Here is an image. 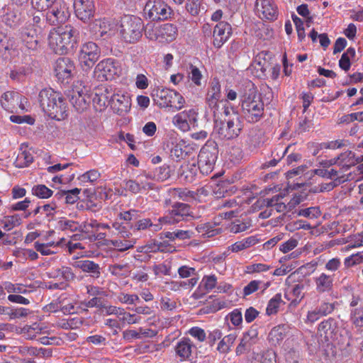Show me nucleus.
Wrapping results in <instances>:
<instances>
[{
  "instance_id": "4c0bfd02",
  "label": "nucleus",
  "mask_w": 363,
  "mask_h": 363,
  "mask_svg": "<svg viewBox=\"0 0 363 363\" xmlns=\"http://www.w3.org/2000/svg\"><path fill=\"white\" fill-rule=\"evenodd\" d=\"M33 162L32 154L29 151L23 150L17 155L14 164L18 168H23L29 166Z\"/></svg>"
},
{
  "instance_id": "69168bd1",
  "label": "nucleus",
  "mask_w": 363,
  "mask_h": 363,
  "mask_svg": "<svg viewBox=\"0 0 363 363\" xmlns=\"http://www.w3.org/2000/svg\"><path fill=\"white\" fill-rule=\"evenodd\" d=\"M363 262V252L353 254L345 259V267H350Z\"/></svg>"
},
{
  "instance_id": "680f3d73",
  "label": "nucleus",
  "mask_w": 363,
  "mask_h": 363,
  "mask_svg": "<svg viewBox=\"0 0 363 363\" xmlns=\"http://www.w3.org/2000/svg\"><path fill=\"white\" fill-rule=\"evenodd\" d=\"M101 177V174L96 169H91L87 171L84 174L80 175L79 177V179L82 182H90L94 183L96 182Z\"/></svg>"
},
{
  "instance_id": "423d86ee",
  "label": "nucleus",
  "mask_w": 363,
  "mask_h": 363,
  "mask_svg": "<svg viewBox=\"0 0 363 363\" xmlns=\"http://www.w3.org/2000/svg\"><path fill=\"white\" fill-rule=\"evenodd\" d=\"M153 101L160 108L181 109L184 103L183 96L177 91L169 89H157L152 94Z\"/></svg>"
},
{
  "instance_id": "9b49d317",
  "label": "nucleus",
  "mask_w": 363,
  "mask_h": 363,
  "mask_svg": "<svg viewBox=\"0 0 363 363\" xmlns=\"http://www.w3.org/2000/svg\"><path fill=\"white\" fill-rule=\"evenodd\" d=\"M148 16L152 20H167L171 18L172 9L162 0H149L145 6Z\"/></svg>"
},
{
  "instance_id": "7c9ffc66",
  "label": "nucleus",
  "mask_w": 363,
  "mask_h": 363,
  "mask_svg": "<svg viewBox=\"0 0 363 363\" xmlns=\"http://www.w3.org/2000/svg\"><path fill=\"white\" fill-rule=\"evenodd\" d=\"M136 243L135 238H116L108 240V244L112 245L121 252H125L134 247Z\"/></svg>"
},
{
  "instance_id": "bf43d9fd",
  "label": "nucleus",
  "mask_w": 363,
  "mask_h": 363,
  "mask_svg": "<svg viewBox=\"0 0 363 363\" xmlns=\"http://www.w3.org/2000/svg\"><path fill=\"white\" fill-rule=\"evenodd\" d=\"M217 277L215 274L205 275L202 278L201 285L206 291H211L216 287Z\"/></svg>"
},
{
  "instance_id": "1a4fd4ad",
  "label": "nucleus",
  "mask_w": 363,
  "mask_h": 363,
  "mask_svg": "<svg viewBox=\"0 0 363 363\" xmlns=\"http://www.w3.org/2000/svg\"><path fill=\"white\" fill-rule=\"evenodd\" d=\"M69 16L70 13L66 3L58 0L47 9L46 20L50 25L54 26L65 23Z\"/></svg>"
},
{
  "instance_id": "3c124183",
  "label": "nucleus",
  "mask_w": 363,
  "mask_h": 363,
  "mask_svg": "<svg viewBox=\"0 0 363 363\" xmlns=\"http://www.w3.org/2000/svg\"><path fill=\"white\" fill-rule=\"evenodd\" d=\"M350 179V174L345 175L342 174L340 177H337L333 179V181L323 184L320 187L321 191H329L333 189L335 186H337L342 183H344L345 182Z\"/></svg>"
},
{
  "instance_id": "bb28decb",
  "label": "nucleus",
  "mask_w": 363,
  "mask_h": 363,
  "mask_svg": "<svg viewBox=\"0 0 363 363\" xmlns=\"http://www.w3.org/2000/svg\"><path fill=\"white\" fill-rule=\"evenodd\" d=\"M304 286L303 284H296L291 288H288L284 294V298L290 301L289 308H296L304 297L303 290Z\"/></svg>"
},
{
  "instance_id": "393cba45",
  "label": "nucleus",
  "mask_w": 363,
  "mask_h": 363,
  "mask_svg": "<svg viewBox=\"0 0 363 363\" xmlns=\"http://www.w3.org/2000/svg\"><path fill=\"white\" fill-rule=\"evenodd\" d=\"M334 278L333 275L324 272L314 278L315 290L318 294L330 293L333 290Z\"/></svg>"
},
{
  "instance_id": "ddd939ff",
  "label": "nucleus",
  "mask_w": 363,
  "mask_h": 363,
  "mask_svg": "<svg viewBox=\"0 0 363 363\" xmlns=\"http://www.w3.org/2000/svg\"><path fill=\"white\" fill-rule=\"evenodd\" d=\"M38 33L33 26H24L18 30V37L27 50L35 51L39 46Z\"/></svg>"
},
{
  "instance_id": "f257e3e1",
  "label": "nucleus",
  "mask_w": 363,
  "mask_h": 363,
  "mask_svg": "<svg viewBox=\"0 0 363 363\" xmlns=\"http://www.w3.org/2000/svg\"><path fill=\"white\" fill-rule=\"evenodd\" d=\"M67 97L70 103L78 111H82L88 107L91 100L96 111H101L111 104V93L104 86L97 87L94 93H91L89 87L77 82L69 91Z\"/></svg>"
},
{
  "instance_id": "b1692460",
  "label": "nucleus",
  "mask_w": 363,
  "mask_h": 363,
  "mask_svg": "<svg viewBox=\"0 0 363 363\" xmlns=\"http://www.w3.org/2000/svg\"><path fill=\"white\" fill-rule=\"evenodd\" d=\"M74 267L80 269L83 272L87 273L94 279H99L101 276L102 268L98 263L90 260H79L74 262Z\"/></svg>"
},
{
  "instance_id": "f8f14e48",
  "label": "nucleus",
  "mask_w": 363,
  "mask_h": 363,
  "mask_svg": "<svg viewBox=\"0 0 363 363\" xmlns=\"http://www.w3.org/2000/svg\"><path fill=\"white\" fill-rule=\"evenodd\" d=\"M99 57V50L97 45L93 42L84 43L80 50L79 62L81 67L91 68Z\"/></svg>"
},
{
  "instance_id": "13d9d810",
  "label": "nucleus",
  "mask_w": 363,
  "mask_h": 363,
  "mask_svg": "<svg viewBox=\"0 0 363 363\" xmlns=\"http://www.w3.org/2000/svg\"><path fill=\"white\" fill-rule=\"evenodd\" d=\"M299 216L311 219L318 218L321 215V211L318 206H313L301 209L298 213Z\"/></svg>"
},
{
  "instance_id": "603ef678",
  "label": "nucleus",
  "mask_w": 363,
  "mask_h": 363,
  "mask_svg": "<svg viewBox=\"0 0 363 363\" xmlns=\"http://www.w3.org/2000/svg\"><path fill=\"white\" fill-rule=\"evenodd\" d=\"M112 228H114L118 238H132V233L130 231V226L125 225L123 223L114 221L112 223Z\"/></svg>"
},
{
  "instance_id": "f704fd0d",
  "label": "nucleus",
  "mask_w": 363,
  "mask_h": 363,
  "mask_svg": "<svg viewBox=\"0 0 363 363\" xmlns=\"http://www.w3.org/2000/svg\"><path fill=\"white\" fill-rule=\"evenodd\" d=\"M0 50H4L11 54L17 50L16 39L13 36H8L4 33H0Z\"/></svg>"
},
{
  "instance_id": "6ab92c4d",
  "label": "nucleus",
  "mask_w": 363,
  "mask_h": 363,
  "mask_svg": "<svg viewBox=\"0 0 363 363\" xmlns=\"http://www.w3.org/2000/svg\"><path fill=\"white\" fill-rule=\"evenodd\" d=\"M195 349L196 346L188 337L181 338L174 346L176 356L181 362L189 360Z\"/></svg>"
},
{
  "instance_id": "c756f323",
  "label": "nucleus",
  "mask_w": 363,
  "mask_h": 363,
  "mask_svg": "<svg viewBox=\"0 0 363 363\" xmlns=\"http://www.w3.org/2000/svg\"><path fill=\"white\" fill-rule=\"evenodd\" d=\"M288 327L285 325H279L274 327L269 333V342L273 345H279L285 337Z\"/></svg>"
},
{
  "instance_id": "58836bf2",
  "label": "nucleus",
  "mask_w": 363,
  "mask_h": 363,
  "mask_svg": "<svg viewBox=\"0 0 363 363\" xmlns=\"http://www.w3.org/2000/svg\"><path fill=\"white\" fill-rule=\"evenodd\" d=\"M356 52L353 48H349L344 52L339 60V66L340 68H350L352 62L355 60Z\"/></svg>"
},
{
  "instance_id": "a19ab883",
  "label": "nucleus",
  "mask_w": 363,
  "mask_h": 363,
  "mask_svg": "<svg viewBox=\"0 0 363 363\" xmlns=\"http://www.w3.org/2000/svg\"><path fill=\"white\" fill-rule=\"evenodd\" d=\"M60 301V309L64 314H72L75 313L74 303L66 294H62L59 297Z\"/></svg>"
},
{
  "instance_id": "e2e57ef3",
  "label": "nucleus",
  "mask_w": 363,
  "mask_h": 363,
  "mask_svg": "<svg viewBox=\"0 0 363 363\" xmlns=\"http://www.w3.org/2000/svg\"><path fill=\"white\" fill-rule=\"evenodd\" d=\"M152 225V221L150 218H143L137 220L134 225H130V228L133 232L145 230Z\"/></svg>"
},
{
  "instance_id": "39448f33",
  "label": "nucleus",
  "mask_w": 363,
  "mask_h": 363,
  "mask_svg": "<svg viewBox=\"0 0 363 363\" xmlns=\"http://www.w3.org/2000/svg\"><path fill=\"white\" fill-rule=\"evenodd\" d=\"M177 28L172 23H164L156 26L155 23H149L145 28V35L150 40L158 41L161 43H168L174 41L177 36Z\"/></svg>"
},
{
  "instance_id": "cd10ccee",
  "label": "nucleus",
  "mask_w": 363,
  "mask_h": 363,
  "mask_svg": "<svg viewBox=\"0 0 363 363\" xmlns=\"http://www.w3.org/2000/svg\"><path fill=\"white\" fill-rule=\"evenodd\" d=\"M66 104L63 97L61 96L60 99L54 101L45 113L52 118L60 121L64 119L66 114Z\"/></svg>"
},
{
  "instance_id": "774afa93",
  "label": "nucleus",
  "mask_w": 363,
  "mask_h": 363,
  "mask_svg": "<svg viewBox=\"0 0 363 363\" xmlns=\"http://www.w3.org/2000/svg\"><path fill=\"white\" fill-rule=\"evenodd\" d=\"M312 125V121L309 118H308L306 116H301L298 118L296 132L301 133L308 131Z\"/></svg>"
},
{
  "instance_id": "f3484780",
  "label": "nucleus",
  "mask_w": 363,
  "mask_h": 363,
  "mask_svg": "<svg viewBox=\"0 0 363 363\" xmlns=\"http://www.w3.org/2000/svg\"><path fill=\"white\" fill-rule=\"evenodd\" d=\"M350 320L356 327H363V301L359 296L352 295L350 302Z\"/></svg>"
},
{
  "instance_id": "6e6552de",
  "label": "nucleus",
  "mask_w": 363,
  "mask_h": 363,
  "mask_svg": "<svg viewBox=\"0 0 363 363\" xmlns=\"http://www.w3.org/2000/svg\"><path fill=\"white\" fill-rule=\"evenodd\" d=\"M241 120L237 114L225 121H216L215 132L222 140H231L237 138L242 129Z\"/></svg>"
},
{
  "instance_id": "c85d7f7f",
  "label": "nucleus",
  "mask_w": 363,
  "mask_h": 363,
  "mask_svg": "<svg viewBox=\"0 0 363 363\" xmlns=\"http://www.w3.org/2000/svg\"><path fill=\"white\" fill-rule=\"evenodd\" d=\"M3 22L10 28H16L21 23V13L18 9L9 7L2 16Z\"/></svg>"
},
{
  "instance_id": "ea45409f",
  "label": "nucleus",
  "mask_w": 363,
  "mask_h": 363,
  "mask_svg": "<svg viewBox=\"0 0 363 363\" xmlns=\"http://www.w3.org/2000/svg\"><path fill=\"white\" fill-rule=\"evenodd\" d=\"M191 148L184 143H177L171 150V156L177 160L184 159L189 153Z\"/></svg>"
},
{
  "instance_id": "7ed1b4c3",
  "label": "nucleus",
  "mask_w": 363,
  "mask_h": 363,
  "mask_svg": "<svg viewBox=\"0 0 363 363\" xmlns=\"http://www.w3.org/2000/svg\"><path fill=\"white\" fill-rule=\"evenodd\" d=\"M247 96L242 99L241 112L245 120L251 123L259 121L264 114V103L255 89H250Z\"/></svg>"
},
{
  "instance_id": "4468645a",
  "label": "nucleus",
  "mask_w": 363,
  "mask_h": 363,
  "mask_svg": "<svg viewBox=\"0 0 363 363\" xmlns=\"http://www.w3.org/2000/svg\"><path fill=\"white\" fill-rule=\"evenodd\" d=\"M357 159L355 154L351 150H347L341 153L338 157L321 162L324 167L332 165H337L341 173L348 170L350 167L356 165Z\"/></svg>"
},
{
  "instance_id": "09e8293b",
  "label": "nucleus",
  "mask_w": 363,
  "mask_h": 363,
  "mask_svg": "<svg viewBox=\"0 0 363 363\" xmlns=\"http://www.w3.org/2000/svg\"><path fill=\"white\" fill-rule=\"evenodd\" d=\"M58 227L61 230H70L71 232L77 231L79 229V224L72 220H68L66 218H61L58 223Z\"/></svg>"
},
{
  "instance_id": "0e129e2a",
  "label": "nucleus",
  "mask_w": 363,
  "mask_h": 363,
  "mask_svg": "<svg viewBox=\"0 0 363 363\" xmlns=\"http://www.w3.org/2000/svg\"><path fill=\"white\" fill-rule=\"evenodd\" d=\"M120 220H123L126 224L130 221L136 220L139 217L138 211L135 209H130L128 211L120 212L118 215Z\"/></svg>"
},
{
  "instance_id": "37998d69",
  "label": "nucleus",
  "mask_w": 363,
  "mask_h": 363,
  "mask_svg": "<svg viewBox=\"0 0 363 363\" xmlns=\"http://www.w3.org/2000/svg\"><path fill=\"white\" fill-rule=\"evenodd\" d=\"M186 9L191 16H198L204 10L203 0H186Z\"/></svg>"
},
{
  "instance_id": "49530a36",
  "label": "nucleus",
  "mask_w": 363,
  "mask_h": 363,
  "mask_svg": "<svg viewBox=\"0 0 363 363\" xmlns=\"http://www.w3.org/2000/svg\"><path fill=\"white\" fill-rule=\"evenodd\" d=\"M169 192L172 197L179 198L184 201H188L189 198L194 199L196 194L194 191L187 190L186 189H172Z\"/></svg>"
},
{
  "instance_id": "de8ad7c7",
  "label": "nucleus",
  "mask_w": 363,
  "mask_h": 363,
  "mask_svg": "<svg viewBox=\"0 0 363 363\" xmlns=\"http://www.w3.org/2000/svg\"><path fill=\"white\" fill-rule=\"evenodd\" d=\"M348 239L347 245L342 249L344 251L363 246V233L354 234Z\"/></svg>"
},
{
  "instance_id": "aec40b11",
  "label": "nucleus",
  "mask_w": 363,
  "mask_h": 363,
  "mask_svg": "<svg viewBox=\"0 0 363 363\" xmlns=\"http://www.w3.org/2000/svg\"><path fill=\"white\" fill-rule=\"evenodd\" d=\"M25 99L18 92L6 91L5 92L1 99V106L6 111L13 113L16 106L19 105L21 109H23V101Z\"/></svg>"
},
{
  "instance_id": "a878e982",
  "label": "nucleus",
  "mask_w": 363,
  "mask_h": 363,
  "mask_svg": "<svg viewBox=\"0 0 363 363\" xmlns=\"http://www.w3.org/2000/svg\"><path fill=\"white\" fill-rule=\"evenodd\" d=\"M257 336V332L255 329H251L245 333L235 349L236 355L240 356L249 351L252 345L255 343Z\"/></svg>"
},
{
  "instance_id": "412c9836",
  "label": "nucleus",
  "mask_w": 363,
  "mask_h": 363,
  "mask_svg": "<svg viewBox=\"0 0 363 363\" xmlns=\"http://www.w3.org/2000/svg\"><path fill=\"white\" fill-rule=\"evenodd\" d=\"M111 108L119 116H122L127 113L131 106L130 99L124 94H111Z\"/></svg>"
},
{
  "instance_id": "052dcab7",
  "label": "nucleus",
  "mask_w": 363,
  "mask_h": 363,
  "mask_svg": "<svg viewBox=\"0 0 363 363\" xmlns=\"http://www.w3.org/2000/svg\"><path fill=\"white\" fill-rule=\"evenodd\" d=\"M185 113H178L173 118V123L183 132L188 131L190 125L185 119Z\"/></svg>"
},
{
  "instance_id": "72a5a7b5",
  "label": "nucleus",
  "mask_w": 363,
  "mask_h": 363,
  "mask_svg": "<svg viewBox=\"0 0 363 363\" xmlns=\"http://www.w3.org/2000/svg\"><path fill=\"white\" fill-rule=\"evenodd\" d=\"M323 363H337V350L332 343H327L320 351Z\"/></svg>"
},
{
  "instance_id": "4be33fe9",
  "label": "nucleus",
  "mask_w": 363,
  "mask_h": 363,
  "mask_svg": "<svg viewBox=\"0 0 363 363\" xmlns=\"http://www.w3.org/2000/svg\"><path fill=\"white\" fill-rule=\"evenodd\" d=\"M221 97L220 84L217 78H213L206 94V102L211 108H216Z\"/></svg>"
},
{
  "instance_id": "8fccbe9b",
  "label": "nucleus",
  "mask_w": 363,
  "mask_h": 363,
  "mask_svg": "<svg viewBox=\"0 0 363 363\" xmlns=\"http://www.w3.org/2000/svg\"><path fill=\"white\" fill-rule=\"evenodd\" d=\"M1 223L3 224V227L5 230H10L13 228L20 225L21 223V219L18 215L15 214L4 217V218L1 220Z\"/></svg>"
},
{
  "instance_id": "a18cd8bd",
  "label": "nucleus",
  "mask_w": 363,
  "mask_h": 363,
  "mask_svg": "<svg viewBox=\"0 0 363 363\" xmlns=\"http://www.w3.org/2000/svg\"><path fill=\"white\" fill-rule=\"evenodd\" d=\"M31 191L33 195L42 199H48L53 194V191L44 184L33 186Z\"/></svg>"
},
{
  "instance_id": "2eb2a0df",
  "label": "nucleus",
  "mask_w": 363,
  "mask_h": 363,
  "mask_svg": "<svg viewBox=\"0 0 363 363\" xmlns=\"http://www.w3.org/2000/svg\"><path fill=\"white\" fill-rule=\"evenodd\" d=\"M74 9L76 16L86 22L94 16L95 11L94 0H74Z\"/></svg>"
},
{
  "instance_id": "0eeeda50",
  "label": "nucleus",
  "mask_w": 363,
  "mask_h": 363,
  "mask_svg": "<svg viewBox=\"0 0 363 363\" xmlns=\"http://www.w3.org/2000/svg\"><path fill=\"white\" fill-rule=\"evenodd\" d=\"M218 149L214 142H207L198 155V167L201 173L208 175L214 169L218 158Z\"/></svg>"
},
{
  "instance_id": "338daca9",
  "label": "nucleus",
  "mask_w": 363,
  "mask_h": 363,
  "mask_svg": "<svg viewBox=\"0 0 363 363\" xmlns=\"http://www.w3.org/2000/svg\"><path fill=\"white\" fill-rule=\"evenodd\" d=\"M40 329L35 324L33 325H26L22 328V333L28 340H33L37 334L40 333Z\"/></svg>"
},
{
  "instance_id": "dca6fc26",
  "label": "nucleus",
  "mask_w": 363,
  "mask_h": 363,
  "mask_svg": "<svg viewBox=\"0 0 363 363\" xmlns=\"http://www.w3.org/2000/svg\"><path fill=\"white\" fill-rule=\"evenodd\" d=\"M232 33V27L226 21H220L213 30V45L220 48L230 38Z\"/></svg>"
},
{
  "instance_id": "9d476101",
  "label": "nucleus",
  "mask_w": 363,
  "mask_h": 363,
  "mask_svg": "<svg viewBox=\"0 0 363 363\" xmlns=\"http://www.w3.org/2000/svg\"><path fill=\"white\" fill-rule=\"evenodd\" d=\"M193 217L191 206L184 203L176 202L172 205V208L169 213L160 218V221H164L167 224H175L184 220L187 217Z\"/></svg>"
},
{
  "instance_id": "79ce46f5",
  "label": "nucleus",
  "mask_w": 363,
  "mask_h": 363,
  "mask_svg": "<svg viewBox=\"0 0 363 363\" xmlns=\"http://www.w3.org/2000/svg\"><path fill=\"white\" fill-rule=\"evenodd\" d=\"M116 69H94L93 77L99 82L111 81L115 79Z\"/></svg>"
},
{
  "instance_id": "2f4dec72",
  "label": "nucleus",
  "mask_w": 363,
  "mask_h": 363,
  "mask_svg": "<svg viewBox=\"0 0 363 363\" xmlns=\"http://www.w3.org/2000/svg\"><path fill=\"white\" fill-rule=\"evenodd\" d=\"M336 329V321L335 319L330 318L322 321L318 328V331L321 336L324 335L326 340L333 338V334Z\"/></svg>"
},
{
  "instance_id": "a211bd4d",
  "label": "nucleus",
  "mask_w": 363,
  "mask_h": 363,
  "mask_svg": "<svg viewBox=\"0 0 363 363\" xmlns=\"http://www.w3.org/2000/svg\"><path fill=\"white\" fill-rule=\"evenodd\" d=\"M255 6L263 18L271 21L277 18L278 9L273 0H257Z\"/></svg>"
},
{
  "instance_id": "5701e85b",
  "label": "nucleus",
  "mask_w": 363,
  "mask_h": 363,
  "mask_svg": "<svg viewBox=\"0 0 363 363\" xmlns=\"http://www.w3.org/2000/svg\"><path fill=\"white\" fill-rule=\"evenodd\" d=\"M60 96L61 94L60 93L55 91L51 88L42 89L39 93L38 99L40 105L44 112L45 113L49 110V108H50V106L54 101L60 99Z\"/></svg>"
},
{
  "instance_id": "c9c22d12",
  "label": "nucleus",
  "mask_w": 363,
  "mask_h": 363,
  "mask_svg": "<svg viewBox=\"0 0 363 363\" xmlns=\"http://www.w3.org/2000/svg\"><path fill=\"white\" fill-rule=\"evenodd\" d=\"M108 272L117 277H127L130 273V267L128 263L113 264L108 266Z\"/></svg>"
},
{
  "instance_id": "e433bc0d",
  "label": "nucleus",
  "mask_w": 363,
  "mask_h": 363,
  "mask_svg": "<svg viewBox=\"0 0 363 363\" xmlns=\"http://www.w3.org/2000/svg\"><path fill=\"white\" fill-rule=\"evenodd\" d=\"M236 337V335L233 333L223 337L218 344L216 348L217 351L221 354L228 353L230 351V348L234 344Z\"/></svg>"
},
{
  "instance_id": "c03bdc74",
  "label": "nucleus",
  "mask_w": 363,
  "mask_h": 363,
  "mask_svg": "<svg viewBox=\"0 0 363 363\" xmlns=\"http://www.w3.org/2000/svg\"><path fill=\"white\" fill-rule=\"evenodd\" d=\"M196 230L199 233H201L203 236L208 238L213 237L219 233L220 230L213 228L212 225L209 223H201L196 227Z\"/></svg>"
},
{
  "instance_id": "473e14b6",
  "label": "nucleus",
  "mask_w": 363,
  "mask_h": 363,
  "mask_svg": "<svg viewBox=\"0 0 363 363\" xmlns=\"http://www.w3.org/2000/svg\"><path fill=\"white\" fill-rule=\"evenodd\" d=\"M99 33L101 37L105 35L112 36L115 34L117 24L115 21L108 18H104L99 21Z\"/></svg>"
},
{
  "instance_id": "f03ea898",
  "label": "nucleus",
  "mask_w": 363,
  "mask_h": 363,
  "mask_svg": "<svg viewBox=\"0 0 363 363\" xmlns=\"http://www.w3.org/2000/svg\"><path fill=\"white\" fill-rule=\"evenodd\" d=\"M77 35V30L70 25L55 28L49 33L48 45L55 53H67L75 48Z\"/></svg>"
},
{
  "instance_id": "5fc2aeb1",
  "label": "nucleus",
  "mask_w": 363,
  "mask_h": 363,
  "mask_svg": "<svg viewBox=\"0 0 363 363\" xmlns=\"http://www.w3.org/2000/svg\"><path fill=\"white\" fill-rule=\"evenodd\" d=\"M152 269L155 276H169L172 267L170 262L166 261L161 264H154Z\"/></svg>"
},
{
  "instance_id": "4d7b16f0",
  "label": "nucleus",
  "mask_w": 363,
  "mask_h": 363,
  "mask_svg": "<svg viewBox=\"0 0 363 363\" xmlns=\"http://www.w3.org/2000/svg\"><path fill=\"white\" fill-rule=\"evenodd\" d=\"M119 318L121 321L128 325L138 323L141 320L140 316L128 313L124 309L119 313Z\"/></svg>"
},
{
  "instance_id": "864d4df0",
  "label": "nucleus",
  "mask_w": 363,
  "mask_h": 363,
  "mask_svg": "<svg viewBox=\"0 0 363 363\" xmlns=\"http://www.w3.org/2000/svg\"><path fill=\"white\" fill-rule=\"evenodd\" d=\"M281 294H277L272 298H271L268 303L266 313L267 315L275 314L278 311V308L282 303Z\"/></svg>"
},
{
  "instance_id": "20e7f679",
  "label": "nucleus",
  "mask_w": 363,
  "mask_h": 363,
  "mask_svg": "<svg viewBox=\"0 0 363 363\" xmlns=\"http://www.w3.org/2000/svg\"><path fill=\"white\" fill-rule=\"evenodd\" d=\"M145 28L140 18L125 16L121 20L120 35L125 43H135L140 39Z\"/></svg>"
},
{
  "instance_id": "6e6d98bb",
  "label": "nucleus",
  "mask_w": 363,
  "mask_h": 363,
  "mask_svg": "<svg viewBox=\"0 0 363 363\" xmlns=\"http://www.w3.org/2000/svg\"><path fill=\"white\" fill-rule=\"evenodd\" d=\"M117 299L120 303L128 305H133L140 302V298L135 294H129L121 292L118 294Z\"/></svg>"
}]
</instances>
